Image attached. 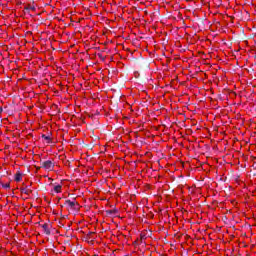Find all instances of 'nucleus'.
Here are the masks:
<instances>
[{
	"label": "nucleus",
	"mask_w": 256,
	"mask_h": 256,
	"mask_svg": "<svg viewBox=\"0 0 256 256\" xmlns=\"http://www.w3.org/2000/svg\"><path fill=\"white\" fill-rule=\"evenodd\" d=\"M65 205H66L67 207H70V209H75V207H78V206H79V204H77L76 201H71V200H66V201H65Z\"/></svg>",
	"instance_id": "f03ea898"
},
{
	"label": "nucleus",
	"mask_w": 256,
	"mask_h": 256,
	"mask_svg": "<svg viewBox=\"0 0 256 256\" xmlns=\"http://www.w3.org/2000/svg\"><path fill=\"white\" fill-rule=\"evenodd\" d=\"M42 229H43V232H44L46 235H51V230L49 229V225H48V224H43V225H42Z\"/></svg>",
	"instance_id": "39448f33"
},
{
	"label": "nucleus",
	"mask_w": 256,
	"mask_h": 256,
	"mask_svg": "<svg viewBox=\"0 0 256 256\" xmlns=\"http://www.w3.org/2000/svg\"><path fill=\"white\" fill-rule=\"evenodd\" d=\"M61 191H63V186L60 184L55 185L52 189L53 193H61Z\"/></svg>",
	"instance_id": "20e7f679"
},
{
	"label": "nucleus",
	"mask_w": 256,
	"mask_h": 256,
	"mask_svg": "<svg viewBox=\"0 0 256 256\" xmlns=\"http://www.w3.org/2000/svg\"><path fill=\"white\" fill-rule=\"evenodd\" d=\"M21 192L24 193L25 195H30V194H31V189H29V188H23V189L21 190Z\"/></svg>",
	"instance_id": "423d86ee"
},
{
	"label": "nucleus",
	"mask_w": 256,
	"mask_h": 256,
	"mask_svg": "<svg viewBox=\"0 0 256 256\" xmlns=\"http://www.w3.org/2000/svg\"><path fill=\"white\" fill-rule=\"evenodd\" d=\"M42 167L43 169H45L46 171H53V162L51 160H48V161H44L42 163Z\"/></svg>",
	"instance_id": "f257e3e1"
},
{
	"label": "nucleus",
	"mask_w": 256,
	"mask_h": 256,
	"mask_svg": "<svg viewBox=\"0 0 256 256\" xmlns=\"http://www.w3.org/2000/svg\"><path fill=\"white\" fill-rule=\"evenodd\" d=\"M4 189H9L11 186L10 184H3Z\"/></svg>",
	"instance_id": "0eeeda50"
},
{
	"label": "nucleus",
	"mask_w": 256,
	"mask_h": 256,
	"mask_svg": "<svg viewBox=\"0 0 256 256\" xmlns=\"http://www.w3.org/2000/svg\"><path fill=\"white\" fill-rule=\"evenodd\" d=\"M14 180L16 183H21V181H23V174L21 172H17L14 176Z\"/></svg>",
	"instance_id": "7ed1b4c3"
}]
</instances>
